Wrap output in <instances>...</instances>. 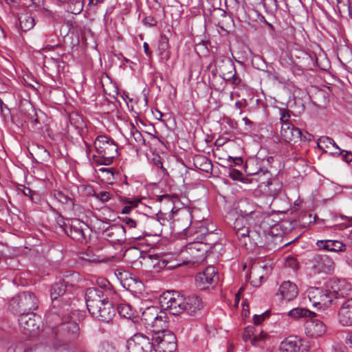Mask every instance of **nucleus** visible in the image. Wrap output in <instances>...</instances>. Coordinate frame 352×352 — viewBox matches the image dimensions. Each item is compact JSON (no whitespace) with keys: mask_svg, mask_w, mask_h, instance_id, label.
Instances as JSON below:
<instances>
[{"mask_svg":"<svg viewBox=\"0 0 352 352\" xmlns=\"http://www.w3.org/2000/svg\"><path fill=\"white\" fill-rule=\"evenodd\" d=\"M316 245L320 250L336 253L343 252L346 250V245L339 240H318Z\"/></svg>","mask_w":352,"mask_h":352,"instance_id":"nucleus-17","label":"nucleus"},{"mask_svg":"<svg viewBox=\"0 0 352 352\" xmlns=\"http://www.w3.org/2000/svg\"><path fill=\"white\" fill-rule=\"evenodd\" d=\"M273 1H274V3L276 8H277L278 7V0H273Z\"/></svg>","mask_w":352,"mask_h":352,"instance_id":"nucleus-62","label":"nucleus"},{"mask_svg":"<svg viewBox=\"0 0 352 352\" xmlns=\"http://www.w3.org/2000/svg\"><path fill=\"white\" fill-rule=\"evenodd\" d=\"M94 146L99 154L93 155V160L100 165H110L118 155V145L106 135L98 136L94 142Z\"/></svg>","mask_w":352,"mask_h":352,"instance_id":"nucleus-2","label":"nucleus"},{"mask_svg":"<svg viewBox=\"0 0 352 352\" xmlns=\"http://www.w3.org/2000/svg\"><path fill=\"white\" fill-rule=\"evenodd\" d=\"M155 352H175L177 349V340L175 334L169 330L159 329L155 330L152 336Z\"/></svg>","mask_w":352,"mask_h":352,"instance_id":"nucleus-3","label":"nucleus"},{"mask_svg":"<svg viewBox=\"0 0 352 352\" xmlns=\"http://www.w3.org/2000/svg\"><path fill=\"white\" fill-rule=\"evenodd\" d=\"M129 134L131 138V144L135 146L142 147L146 144V141L143 135L140 132L134 124H131L129 126Z\"/></svg>","mask_w":352,"mask_h":352,"instance_id":"nucleus-24","label":"nucleus"},{"mask_svg":"<svg viewBox=\"0 0 352 352\" xmlns=\"http://www.w3.org/2000/svg\"><path fill=\"white\" fill-rule=\"evenodd\" d=\"M94 197L102 202L105 203L112 198L113 193L108 191L94 192Z\"/></svg>","mask_w":352,"mask_h":352,"instance_id":"nucleus-31","label":"nucleus"},{"mask_svg":"<svg viewBox=\"0 0 352 352\" xmlns=\"http://www.w3.org/2000/svg\"><path fill=\"white\" fill-rule=\"evenodd\" d=\"M38 12L42 14V15H44V16H49L50 14V12L49 10L47 9H45V8H40Z\"/></svg>","mask_w":352,"mask_h":352,"instance_id":"nucleus-52","label":"nucleus"},{"mask_svg":"<svg viewBox=\"0 0 352 352\" xmlns=\"http://www.w3.org/2000/svg\"><path fill=\"white\" fill-rule=\"evenodd\" d=\"M141 320L147 329L154 332L166 327V314L157 307H148L142 311Z\"/></svg>","mask_w":352,"mask_h":352,"instance_id":"nucleus-5","label":"nucleus"},{"mask_svg":"<svg viewBox=\"0 0 352 352\" xmlns=\"http://www.w3.org/2000/svg\"><path fill=\"white\" fill-rule=\"evenodd\" d=\"M264 338V336L261 334L259 336H255L253 333L252 328H248L243 333V340L247 341L250 340H259Z\"/></svg>","mask_w":352,"mask_h":352,"instance_id":"nucleus-33","label":"nucleus"},{"mask_svg":"<svg viewBox=\"0 0 352 352\" xmlns=\"http://www.w3.org/2000/svg\"><path fill=\"white\" fill-rule=\"evenodd\" d=\"M85 300L89 312L100 321L109 322L115 315L112 303L100 289L91 287L87 289Z\"/></svg>","mask_w":352,"mask_h":352,"instance_id":"nucleus-1","label":"nucleus"},{"mask_svg":"<svg viewBox=\"0 0 352 352\" xmlns=\"http://www.w3.org/2000/svg\"><path fill=\"white\" fill-rule=\"evenodd\" d=\"M69 327H68L67 328L72 329V333L74 335H76L78 333V330H79L78 324L76 322H72V323L69 324Z\"/></svg>","mask_w":352,"mask_h":352,"instance_id":"nucleus-50","label":"nucleus"},{"mask_svg":"<svg viewBox=\"0 0 352 352\" xmlns=\"http://www.w3.org/2000/svg\"><path fill=\"white\" fill-rule=\"evenodd\" d=\"M203 245L199 243H192L187 246V250L192 254H194L195 251H200Z\"/></svg>","mask_w":352,"mask_h":352,"instance_id":"nucleus-41","label":"nucleus"},{"mask_svg":"<svg viewBox=\"0 0 352 352\" xmlns=\"http://www.w3.org/2000/svg\"><path fill=\"white\" fill-rule=\"evenodd\" d=\"M122 222L124 223L130 228H135L138 226L136 221L127 217L122 219Z\"/></svg>","mask_w":352,"mask_h":352,"instance_id":"nucleus-44","label":"nucleus"},{"mask_svg":"<svg viewBox=\"0 0 352 352\" xmlns=\"http://www.w3.org/2000/svg\"><path fill=\"white\" fill-rule=\"evenodd\" d=\"M346 261L349 265H352V261H349L347 257H346Z\"/></svg>","mask_w":352,"mask_h":352,"instance_id":"nucleus-60","label":"nucleus"},{"mask_svg":"<svg viewBox=\"0 0 352 352\" xmlns=\"http://www.w3.org/2000/svg\"><path fill=\"white\" fill-rule=\"evenodd\" d=\"M235 232L239 239H241L246 238L249 236L250 226L244 227L243 228L236 230Z\"/></svg>","mask_w":352,"mask_h":352,"instance_id":"nucleus-39","label":"nucleus"},{"mask_svg":"<svg viewBox=\"0 0 352 352\" xmlns=\"http://www.w3.org/2000/svg\"><path fill=\"white\" fill-rule=\"evenodd\" d=\"M131 238H133L135 240H141L143 238V236L142 235L133 234L131 236Z\"/></svg>","mask_w":352,"mask_h":352,"instance_id":"nucleus-59","label":"nucleus"},{"mask_svg":"<svg viewBox=\"0 0 352 352\" xmlns=\"http://www.w3.org/2000/svg\"><path fill=\"white\" fill-rule=\"evenodd\" d=\"M22 192L25 196L30 197V198L33 200L32 195L33 192L32 190L29 188L23 187V189L22 190Z\"/></svg>","mask_w":352,"mask_h":352,"instance_id":"nucleus-48","label":"nucleus"},{"mask_svg":"<svg viewBox=\"0 0 352 352\" xmlns=\"http://www.w3.org/2000/svg\"><path fill=\"white\" fill-rule=\"evenodd\" d=\"M217 280V270L214 267L209 266L197 275L195 283L200 289H206L215 284Z\"/></svg>","mask_w":352,"mask_h":352,"instance_id":"nucleus-12","label":"nucleus"},{"mask_svg":"<svg viewBox=\"0 0 352 352\" xmlns=\"http://www.w3.org/2000/svg\"><path fill=\"white\" fill-rule=\"evenodd\" d=\"M19 20L20 28L24 32L31 30L35 25L34 18L28 12L21 14Z\"/></svg>","mask_w":352,"mask_h":352,"instance_id":"nucleus-25","label":"nucleus"},{"mask_svg":"<svg viewBox=\"0 0 352 352\" xmlns=\"http://www.w3.org/2000/svg\"><path fill=\"white\" fill-rule=\"evenodd\" d=\"M335 153L340 155L342 156V159L347 163L352 162V153L351 151H342L340 149V151L335 152Z\"/></svg>","mask_w":352,"mask_h":352,"instance_id":"nucleus-36","label":"nucleus"},{"mask_svg":"<svg viewBox=\"0 0 352 352\" xmlns=\"http://www.w3.org/2000/svg\"><path fill=\"white\" fill-rule=\"evenodd\" d=\"M83 9V5L81 1L75 0L69 3L67 10L69 12L74 14H79Z\"/></svg>","mask_w":352,"mask_h":352,"instance_id":"nucleus-30","label":"nucleus"},{"mask_svg":"<svg viewBox=\"0 0 352 352\" xmlns=\"http://www.w3.org/2000/svg\"><path fill=\"white\" fill-rule=\"evenodd\" d=\"M242 120L243 121V122L245 123V124L246 125H250V126H252V122L251 120H250L247 117H245L242 119Z\"/></svg>","mask_w":352,"mask_h":352,"instance_id":"nucleus-55","label":"nucleus"},{"mask_svg":"<svg viewBox=\"0 0 352 352\" xmlns=\"http://www.w3.org/2000/svg\"><path fill=\"white\" fill-rule=\"evenodd\" d=\"M307 296L313 307L318 309L328 307L333 302L327 287H310L307 290Z\"/></svg>","mask_w":352,"mask_h":352,"instance_id":"nucleus-7","label":"nucleus"},{"mask_svg":"<svg viewBox=\"0 0 352 352\" xmlns=\"http://www.w3.org/2000/svg\"><path fill=\"white\" fill-rule=\"evenodd\" d=\"M298 294V289L295 283L288 280L283 282L278 289V294L281 296V298L287 301L294 300Z\"/></svg>","mask_w":352,"mask_h":352,"instance_id":"nucleus-19","label":"nucleus"},{"mask_svg":"<svg viewBox=\"0 0 352 352\" xmlns=\"http://www.w3.org/2000/svg\"><path fill=\"white\" fill-rule=\"evenodd\" d=\"M66 290V286L63 282H58L52 286L50 296L52 300H56L59 296L63 295Z\"/></svg>","mask_w":352,"mask_h":352,"instance_id":"nucleus-26","label":"nucleus"},{"mask_svg":"<svg viewBox=\"0 0 352 352\" xmlns=\"http://www.w3.org/2000/svg\"><path fill=\"white\" fill-rule=\"evenodd\" d=\"M113 11V8L110 7L107 10H106V12L104 15V21H106L107 20V15L111 14Z\"/></svg>","mask_w":352,"mask_h":352,"instance_id":"nucleus-54","label":"nucleus"},{"mask_svg":"<svg viewBox=\"0 0 352 352\" xmlns=\"http://www.w3.org/2000/svg\"><path fill=\"white\" fill-rule=\"evenodd\" d=\"M280 135L287 142H296L299 140H310L311 137L309 133L307 132L303 133L300 129L290 122H286L281 125Z\"/></svg>","mask_w":352,"mask_h":352,"instance_id":"nucleus-10","label":"nucleus"},{"mask_svg":"<svg viewBox=\"0 0 352 352\" xmlns=\"http://www.w3.org/2000/svg\"><path fill=\"white\" fill-rule=\"evenodd\" d=\"M58 195H59L60 197H63L65 200L67 199H66V197L63 195V193H58Z\"/></svg>","mask_w":352,"mask_h":352,"instance_id":"nucleus-63","label":"nucleus"},{"mask_svg":"<svg viewBox=\"0 0 352 352\" xmlns=\"http://www.w3.org/2000/svg\"><path fill=\"white\" fill-rule=\"evenodd\" d=\"M10 307L13 311L20 314L33 312L38 307V300L34 293L23 292L11 299Z\"/></svg>","mask_w":352,"mask_h":352,"instance_id":"nucleus-4","label":"nucleus"},{"mask_svg":"<svg viewBox=\"0 0 352 352\" xmlns=\"http://www.w3.org/2000/svg\"><path fill=\"white\" fill-rule=\"evenodd\" d=\"M332 300L344 298L351 291V285L344 279L331 280L327 285Z\"/></svg>","mask_w":352,"mask_h":352,"instance_id":"nucleus-11","label":"nucleus"},{"mask_svg":"<svg viewBox=\"0 0 352 352\" xmlns=\"http://www.w3.org/2000/svg\"><path fill=\"white\" fill-rule=\"evenodd\" d=\"M98 352H115V348L109 342H104L100 344Z\"/></svg>","mask_w":352,"mask_h":352,"instance_id":"nucleus-38","label":"nucleus"},{"mask_svg":"<svg viewBox=\"0 0 352 352\" xmlns=\"http://www.w3.org/2000/svg\"><path fill=\"white\" fill-rule=\"evenodd\" d=\"M258 268H259V269H260V268H262L263 270H265V271H268V270H270V266L267 263H266V264H265V265H260L258 266ZM258 270V266H257V265L254 266V267H253V269H252V271H251V272H250V276H256L257 275V274H256V272H257V270Z\"/></svg>","mask_w":352,"mask_h":352,"instance_id":"nucleus-45","label":"nucleus"},{"mask_svg":"<svg viewBox=\"0 0 352 352\" xmlns=\"http://www.w3.org/2000/svg\"><path fill=\"white\" fill-rule=\"evenodd\" d=\"M99 170L102 172V173H106L107 175V179H109V180L112 179L113 177V171L111 169H109V168H100Z\"/></svg>","mask_w":352,"mask_h":352,"instance_id":"nucleus-47","label":"nucleus"},{"mask_svg":"<svg viewBox=\"0 0 352 352\" xmlns=\"http://www.w3.org/2000/svg\"><path fill=\"white\" fill-rule=\"evenodd\" d=\"M143 23L150 27H155L157 25V20L153 16H146L143 19Z\"/></svg>","mask_w":352,"mask_h":352,"instance_id":"nucleus-42","label":"nucleus"},{"mask_svg":"<svg viewBox=\"0 0 352 352\" xmlns=\"http://www.w3.org/2000/svg\"><path fill=\"white\" fill-rule=\"evenodd\" d=\"M104 0H89V3L96 5L98 3L103 2Z\"/></svg>","mask_w":352,"mask_h":352,"instance_id":"nucleus-57","label":"nucleus"},{"mask_svg":"<svg viewBox=\"0 0 352 352\" xmlns=\"http://www.w3.org/2000/svg\"><path fill=\"white\" fill-rule=\"evenodd\" d=\"M246 172L248 173V175H255V176H258V180H261L260 179V177L261 175H268L269 173L267 172V171H264L261 169H260L259 170L256 171V172H254L252 171V170H250V167L248 165L246 166Z\"/></svg>","mask_w":352,"mask_h":352,"instance_id":"nucleus-40","label":"nucleus"},{"mask_svg":"<svg viewBox=\"0 0 352 352\" xmlns=\"http://www.w3.org/2000/svg\"><path fill=\"white\" fill-rule=\"evenodd\" d=\"M330 146H333L337 151L340 150L335 141L330 137L322 136L318 140V147L320 149L324 150V148H329Z\"/></svg>","mask_w":352,"mask_h":352,"instance_id":"nucleus-27","label":"nucleus"},{"mask_svg":"<svg viewBox=\"0 0 352 352\" xmlns=\"http://www.w3.org/2000/svg\"><path fill=\"white\" fill-rule=\"evenodd\" d=\"M268 316L269 314L267 312H265L261 315H254L253 316L254 323L256 325L260 324Z\"/></svg>","mask_w":352,"mask_h":352,"instance_id":"nucleus-43","label":"nucleus"},{"mask_svg":"<svg viewBox=\"0 0 352 352\" xmlns=\"http://www.w3.org/2000/svg\"><path fill=\"white\" fill-rule=\"evenodd\" d=\"M287 262L289 265L296 266V260L293 257H288Z\"/></svg>","mask_w":352,"mask_h":352,"instance_id":"nucleus-53","label":"nucleus"},{"mask_svg":"<svg viewBox=\"0 0 352 352\" xmlns=\"http://www.w3.org/2000/svg\"><path fill=\"white\" fill-rule=\"evenodd\" d=\"M41 322L40 316L36 315L34 312L21 314L19 318L20 328L27 335L37 332Z\"/></svg>","mask_w":352,"mask_h":352,"instance_id":"nucleus-9","label":"nucleus"},{"mask_svg":"<svg viewBox=\"0 0 352 352\" xmlns=\"http://www.w3.org/2000/svg\"><path fill=\"white\" fill-rule=\"evenodd\" d=\"M185 296L178 292H166L160 298V303L164 309L173 315H178L184 312Z\"/></svg>","mask_w":352,"mask_h":352,"instance_id":"nucleus-6","label":"nucleus"},{"mask_svg":"<svg viewBox=\"0 0 352 352\" xmlns=\"http://www.w3.org/2000/svg\"><path fill=\"white\" fill-rule=\"evenodd\" d=\"M280 120L281 122V125L286 122H289V120L290 118V114L289 113V111L285 109H280Z\"/></svg>","mask_w":352,"mask_h":352,"instance_id":"nucleus-37","label":"nucleus"},{"mask_svg":"<svg viewBox=\"0 0 352 352\" xmlns=\"http://www.w3.org/2000/svg\"><path fill=\"white\" fill-rule=\"evenodd\" d=\"M184 311L189 315H195L203 307L201 300L195 295L185 297Z\"/></svg>","mask_w":352,"mask_h":352,"instance_id":"nucleus-20","label":"nucleus"},{"mask_svg":"<svg viewBox=\"0 0 352 352\" xmlns=\"http://www.w3.org/2000/svg\"><path fill=\"white\" fill-rule=\"evenodd\" d=\"M300 340L297 338H287L281 342L279 347L280 352H302Z\"/></svg>","mask_w":352,"mask_h":352,"instance_id":"nucleus-22","label":"nucleus"},{"mask_svg":"<svg viewBox=\"0 0 352 352\" xmlns=\"http://www.w3.org/2000/svg\"><path fill=\"white\" fill-rule=\"evenodd\" d=\"M202 164L200 165V169L206 173H209L212 170V165L211 162L206 157L202 158Z\"/></svg>","mask_w":352,"mask_h":352,"instance_id":"nucleus-35","label":"nucleus"},{"mask_svg":"<svg viewBox=\"0 0 352 352\" xmlns=\"http://www.w3.org/2000/svg\"><path fill=\"white\" fill-rule=\"evenodd\" d=\"M126 230L120 224H113L104 230L102 234L109 242L122 243L125 241Z\"/></svg>","mask_w":352,"mask_h":352,"instance_id":"nucleus-15","label":"nucleus"},{"mask_svg":"<svg viewBox=\"0 0 352 352\" xmlns=\"http://www.w3.org/2000/svg\"><path fill=\"white\" fill-rule=\"evenodd\" d=\"M97 283L98 285L99 286V288H96L100 289L102 291H103L104 293L106 294V297H107L108 293L111 292L110 283L105 278H99L97 280Z\"/></svg>","mask_w":352,"mask_h":352,"instance_id":"nucleus-32","label":"nucleus"},{"mask_svg":"<svg viewBox=\"0 0 352 352\" xmlns=\"http://www.w3.org/2000/svg\"><path fill=\"white\" fill-rule=\"evenodd\" d=\"M85 146H86V153L87 155H89V153L91 151V148H90V145L88 144L87 142H85Z\"/></svg>","mask_w":352,"mask_h":352,"instance_id":"nucleus-58","label":"nucleus"},{"mask_svg":"<svg viewBox=\"0 0 352 352\" xmlns=\"http://www.w3.org/2000/svg\"><path fill=\"white\" fill-rule=\"evenodd\" d=\"M320 260L322 262V263H324L325 261L327 262V264L325 265H323L322 267V270L324 272H329L332 270L333 269V262L330 260L328 256H321L320 257Z\"/></svg>","mask_w":352,"mask_h":352,"instance_id":"nucleus-34","label":"nucleus"},{"mask_svg":"<svg viewBox=\"0 0 352 352\" xmlns=\"http://www.w3.org/2000/svg\"><path fill=\"white\" fill-rule=\"evenodd\" d=\"M350 236H351V237L352 239V230L350 231Z\"/></svg>","mask_w":352,"mask_h":352,"instance_id":"nucleus-64","label":"nucleus"},{"mask_svg":"<svg viewBox=\"0 0 352 352\" xmlns=\"http://www.w3.org/2000/svg\"><path fill=\"white\" fill-rule=\"evenodd\" d=\"M257 217V213L254 211H250L249 212H241L240 214L236 218L234 222V230H238L244 227H248L255 223L256 218Z\"/></svg>","mask_w":352,"mask_h":352,"instance_id":"nucleus-18","label":"nucleus"},{"mask_svg":"<svg viewBox=\"0 0 352 352\" xmlns=\"http://www.w3.org/2000/svg\"><path fill=\"white\" fill-rule=\"evenodd\" d=\"M143 47H144V51L145 52V54L148 56H151V54H152V52L151 51L149 50V45L147 43L144 42V44H143Z\"/></svg>","mask_w":352,"mask_h":352,"instance_id":"nucleus-51","label":"nucleus"},{"mask_svg":"<svg viewBox=\"0 0 352 352\" xmlns=\"http://www.w3.org/2000/svg\"><path fill=\"white\" fill-rule=\"evenodd\" d=\"M153 342L142 333H135L126 342V352H153Z\"/></svg>","mask_w":352,"mask_h":352,"instance_id":"nucleus-8","label":"nucleus"},{"mask_svg":"<svg viewBox=\"0 0 352 352\" xmlns=\"http://www.w3.org/2000/svg\"><path fill=\"white\" fill-rule=\"evenodd\" d=\"M230 176L234 180H240L242 177V173L239 170H234L230 173Z\"/></svg>","mask_w":352,"mask_h":352,"instance_id":"nucleus-46","label":"nucleus"},{"mask_svg":"<svg viewBox=\"0 0 352 352\" xmlns=\"http://www.w3.org/2000/svg\"><path fill=\"white\" fill-rule=\"evenodd\" d=\"M338 321L342 326H352V298L344 301L340 306Z\"/></svg>","mask_w":352,"mask_h":352,"instance_id":"nucleus-16","label":"nucleus"},{"mask_svg":"<svg viewBox=\"0 0 352 352\" xmlns=\"http://www.w3.org/2000/svg\"><path fill=\"white\" fill-rule=\"evenodd\" d=\"M200 232H201V234H205L206 232H204V230L206 229L205 228H200Z\"/></svg>","mask_w":352,"mask_h":352,"instance_id":"nucleus-61","label":"nucleus"},{"mask_svg":"<svg viewBox=\"0 0 352 352\" xmlns=\"http://www.w3.org/2000/svg\"><path fill=\"white\" fill-rule=\"evenodd\" d=\"M234 107L236 109H241L243 107V102L241 101L237 100L234 104Z\"/></svg>","mask_w":352,"mask_h":352,"instance_id":"nucleus-56","label":"nucleus"},{"mask_svg":"<svg viewBox=\"0 0 352 352\" xmlns=\"http://www.w3.org/2000/svg\"><path fill=\"white\" fill-rule=\"evenodd\" d=\"M117 309L118 314L125 318H131L134 314L132 307L126 302L119 304Z\"/></svg>","mask_w":352,"mask_h":352,"instance_id":"nucleus-28","label":"nucleus"},{"mask_svg":"<svg viewBox=\"0 0 352 352\" xmlns=\"http://www.w3.org/2000/svg\"><path fill=\"white\" fill-rule=\"evenodd\" d=\"M346 344L352 348V331L349 332L345 338Z\"/></svg>","mask_w":352,"mask_h":352,"instance_id":"nucleus-49","label":"nucleus"},{"mask_svg":"<svg viewBox=\"0 0 352 352\" xmlns=\"http://www.w3.org/2000/svg\"><path fill=\"white\" fill-rule=\"evenodd\" d=\"M311 316L305 322V332L307 336L312 338H318L324 336L327 331L324 323L320 320Z\"/></svg>","mask_w":352,"mask_h":352,"instance_id":"nucleus-14","label":"nucleus"},{"mask_svg":"<svg viewBox=\"0 0 352 352\" xmlns=\"http://www.w3.org/2000/svg\"><path fill=\"white\" fill-rule=\"evenodd\" d=\"M221 72L225 80H231L234 85H239L241 82V79L236 75V72L233 63L228 61L225 63L222 66Z\"/></svg>","mask_w":352,"mask_h":352,"instance_id":"nucleus-21","label":"nucleus"},{"mask_svg":"<svg viewBox=\"0 0 352 352\" xmlns=\"http://www.w3.org/2000/svg\"><path fill=\"white\" fill-rule=\"evenodd\" d=\"M287 315L291 318L298 320L301 319H309L311 316H316V314L303 307H296L288 311Z\"/></svg>","mask_w":352,"mask_h":352,"instance_id":"nucleus-23","label":"nucleus"},{"mask_svg":"<svg viewBox=\"0 0 352 352\" xmlns=\"http://www.w3.org/2000/svg\"><path fill=\"white\" fill-rule=\"evenodd\" d=\"M91 230L87 224L79 219L72 221L68 235L74 240L80 243L87 242Z\"/></svg>","mask_w":352,"mask_h":352,"instance_id":"nucleus-13","label":"nucleus"},{"mask_svg":"<svg viewBox=\"0 0 352 352\" xmlns=\"http://www.w3.org/2000/svg\"><path fill=\"white\" fill-rule=\"evenodd\" d=\"M123 203L129 204L130 206H125L122 209V213L129 214L131 212L132 208L138 206L140 201L135 198H124L122 200Z\"/></svg>","mask_w":352,"mask_h":352,"instance_id":"nucleus-29","label":"nucleus"}]
</instances>
